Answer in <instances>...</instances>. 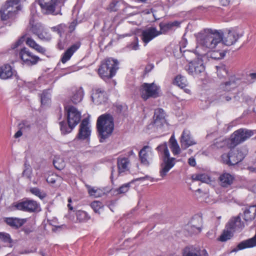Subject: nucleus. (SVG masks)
<instances>
[{"label":"nucleus","mask_w":256,"mask_h":256,"mask_svg":"<svg viewBox=\"0 0 256 256\" xmlns=\"http://www.w3.org/2000/svg\"><path fill=\"white\" fill-rule=\"evenodd\" d=\"M64 110L67 122L63 120L60 122V130L64 134L70 132L81 118L80 112L75 107L66 105L64 106Z\"/></svg>","instance_id":"nucleus-1"},{"label":"nucleus","mask_w":256,"mask_h":256,"mask_svg":"<svg viewBox=\"0 0 256 256\" xmlns=\"http://www.w3.org/2000/svg\"><path fill=\"white\" fill-rule=\"evenodd\" d=\"M114 118L111 114H105L98 118L96 128L100 138V142H103V140L110 136L114 130Z\"/></svg>","instance_id":"nucleus-2"},{"label":"nucleus","mask_w":256,"mask_h":256,"mask_svg":"<svg viewBox=\"0 0 256 256\" xmlns=\"http://www.w3.org/2000/svg\"><path fill=\"white\" fill-rule=\"evenodd\" d=\"M222 35L220 32L212 29H207L200 34L198 38L200 45L204 48L213 49L221 43Z\"/></svg>","instance_id":"nucleus-3"},{"label":"nucleus","mask_w":256,"mask_h":256,"mask_svg":"<svg viewBox=\"0 0 256 256\" xmlns=\"http://www.w3.org/2000/svg\"><path fill=\"white\" fill-rule=\"evenodd\" d=\"M156 150L162 154V162L160 164V176L164 178L167 175L169 170L174 166L176 158L170 157L166 142L159 145L156 148Z\"/></svg>","instance_id":"nucleus-4"},{"label":"nucleus","mask_w":256,"mask_h":256,"mask_svg":"<svg viewBox=\"0 0 256 256\" xmlns=\"http://www.w3.org/2000/svg\"><path fill=\"white\" fill-rule=\"evenodd\" d=\"M118 62L112 58H106L103 61L98 70V74L102 79L112 78L118 69Z\"/></svg>","instance_id":"nucleus-5"},{"label":"nucleus","mask_w":256,"mask_h":256,"mask_svg":"<svg viewBox=\"0 0 256 256\" xmlns=\"http://www.w3.org/2000/svg\"><path fill=\"white\" fill-rule=\"evenodd\" d=\"M66 0H38L44 14L57 15L60 14L61 8Z\"/></svg>","instance_id":"nucleus-6"},{"label":"nucleus","mask_w":256,"mask_h":256,"mask_svg":"<svg viewBox=\"0 0 256 256\" xmlns=\"http://www.w3.org/2000/svg\"><path fill=\"white\" fill-rule=\"evenodd\" d=\"M66 0H38L44 14L57 15L60 14L61 8Z\"/></svg>","instance_id":"nucleus-7"},{"label":"nucleus","mask_w":256,"mask_h":256,"mask_svg":"<svg viewBox=\"0 0 256 256\" xmlns=\"http://www.w3.org/2000/svg\"><path fill=\"white\" fill-rule=\"evenodd\" d=\"M242 148L235 149L230 148V150L228 154H224L222 156V160L223 162L228 166H234L241 162L245 157L246 153Z\"/></svg>","instance_id":"nucleus-8"},{"label":"nucleus","mask_w":256,"mask_h":256,"mask_svg":"<svg viewBox=\"0 0 256 256\" xmlns=\"http://www.w3.org/2000/svg\"><path fill=\"white\" fill-rule=\"evenodd\" d=\"M254 132L255 130L246 128H240L236 130L230 136L229 147L234 148L237 145L245 142L254 134Z\"/></svg>","instance_id":"nucleus-9"},{"label":"nucleus","mask_w":256,"mask_h":256,"mask_svg":"<svg viewBox=\"0 0 256 256\" xmlns=\"http://www.w3.org/2000/svg\"><path fill=\"white\" fill-rule=\"evenodd\" d=\"M12 207L15 208L18 210L32 212L38 210V204L35 200L26 198L22 201L13 203Z\"/></svg>","instance_id":"nucleus-10"},{"label":"nucleus","mask_w":256,"mask_h":256,"mask_svg":"<svg viewBox=\"0 0 256 256\" xmlns=\"http://www.w3.org/2000/svg\"><path fill=\"white\" fill-rule=\"evenodd\" d=\"M185 70L190 74L196 76L204 72L205 67L202 60L201 58H196L190 62L185 66Z\"/></svg>","instance_id":"nucleus-11"},{"label":"nucleus","mask_w":256,"mask_h":256,"mask_svg":"<svg viewBox=\"0 0 256 256\" xmlns=\"http://www.w3.org/2000/svg\"><path fill=\"white\" fill-rule=\"evenodd\" d=\"M158 88L154 83L143 84L140 90L142 98L144 100L150 98H156L158 96Z\"/></svg>","instance_id":"nucleus-12"},{"label":"nucleus","mask_w":256,"mask_h":256,"mask_svg":"<svg viewBox=\"0 0 256 256\" xmlns=\"http://www.w3.org/2000/svg\"><path fill=\"white\" fill-rule=\"evenodd\" d=\"M20 56L24 64L28 66L34 65L40 60L38 56L33 54L26 48L21 49Z\"/></svg>","instance_id":"nucleus-13"},{"label":"nucleus","mask_w":256,"mask_h":256,"mask_svg":"<svg viewBox=\"0 0 256 256\" xmlns=\"http://www.w3.org/2000/svg\"><path fill=\"white\" fill-rule=\"evenodd\" d=\"M183 256H209L207 251L198 246H189L184 248L182 251Z\"/></svg>","instance_id":"nucleus-14"},{"label":"nucleus","mask_w":256,"mask_h":256,"mask_svg":"<svg viewBox=\"0 0 256 256\" xmlns=\"http://www.w3.org/2000/svg\"><path fill=\"white\" fill-rule=\"evenodd\" d=\"M222 35V40L220 44H224L230 46L234 44L239 38V35L234 31L229 30L224 34L221 30H219Z\"/></svg>","instance_id":"nucleus-15"},{"label":"nucleus","mask_w":256,"mask_h":256,"mask_svg":"<svg viewBox=\"0 0 256 256\" xmlns=\"http://www.w3.org/2000/svg\"><path fill=\"white\" fill-rule=\"evenodd\" d=\"M160 34V32L157 30L156 27H150L143 30L142 32L141 38L142 42L146 44L156 36Z\"/></svg>","instance_id":"nucleus-16"},{"label":"nucleus","mask_w":256,"mask_h":256,"mask_svg":"<svg viewBox=\"0 0 256 256\" xmlns=\"http://www.w3.org/2000/svg\"><path fill=\"white\" fill-rule=\"evenodd\" d=\"M181 146L184 149H186L190 146L196 144V142L193 139L190 130H184L180 138Z\"/></svg>","instance_id":"nucleus-17"},{"label":"nucleus","mask_w":256,"mask_h":256,"mask_svg":"<svg viewBox=\"0 0 256 256\" xmlns=\"http://www.w3.org/2000/svg\"><path fill=\"white\" fill-rule=\"evenodd\" d=\"M9 3L10 2L6 1L0 10V16L2 20H8L16 15L14 10H13Z\"/></svg>","instance_id":"nucleus-18"},{"label":"nucleus","mask_w":256,"mask_h":256,"mask_svg":"<svg viewBox=\"0 0 256 256\" xmlns=\"http://www.w3.org/2000/svg\"><path fill=\"white\" fill-rule=\"evenodd\" d=\"M92 98L93 102L98 104L104 103L108 99L106 92L101 88H96Z\"/></svg>","instance_id":"nucleus-19"},{"label":"nucleus","mask_w":256,"mask_h":256,"mask_svg":"<svg viewBox=\"0 0 256 256\" xmlns=\"http://www.w3.org/2000/svg\"><path fill=\"white\" fill-rule=\"evenodd\" d=\"M89 122L87 118H84L80 126L78 134V138L81 140H85L88 138L90 134V130L88 126Z\"/></svg>","instance_id":"nucleus-20"},{"label":"nucleus","mask_w":256,"mask_h":256,"mask_svg":"<svg viewBox=\"0 0 256 256\" xmlns=\"http://www.w3.org/2000/svg\"><path fill=\"white\" fill-rule=\"evenodd\" d=\"M151 154L150 148L149 146H145L142 148L138 153L139 158L142 164L146 166H149Z\"/></svg>","instance_id":"nucleus-21"},{"label":"nucleus","mask_w":256,"mask_h":256,"mask_svg":"<svg viewBox=\"0 0 256 256\" xmlns=\"http://www.w3.org/2000/svg\"><path fill=\"white\" fill-rule=\"evenodd\" d=\"M256 246V234L252 238L243 240L240 242L236 248L232 250L231 252H236L247 248Z\"/></svg>","instance_id":"nucleus-22"},{"label":"nucleus","mask_w":256,"mask_h":256,"mask_svg":"<svg viewBox=\"0 0 256 256\" xmlns=\"http://www.w3.org/2000/svg\"><path fill=\"white\" fill-rule=\"evenodd\" d=\"M244 227V224L242 222L239 216L230 220L226 226V228L234 232L236 230H242Z\"/></svg>","instance_id":"nucleus-23"},{"label":"nucleus","mask_w":256,"mask_h":256,"mask_svg":"<svg viewBox=\"0 0 256 256\" xmlns=\"http://www.w3.org/2000/svg\"><path fill=\"white\" fill-rule=\"evenodd\" d=\"M80 43L77 42L71 46L63 54L61 61L63 64L68 61L72 56L74 53L80 47Z\"/></svg>","instance_id":"nucleus-24"},{"label":"nucleus","mask_w":256,"mask_h":256,"mask_svg":"<svg viewBox=\"0 0 256 256\" xmlns=\"http://www.w3.org/2000/svg\"><path fill=\"white\" fill-rule=\"evenodd\" d=\"M130 160L128 158H118L117 159V165L118 168V172L120 174L122 172L129 170L128 166L130 164Z\"/></svg>","instance_id":"nucleus-25"},{"label":"nucleus","mask_w":256,"mask_h":256,"mask_svg":"<svg viewBox=\"0 0 256 256\" xmlns=\"http://www.w3.org/2000/svg\"><path fill=\"white\" fill-rule=\"evenodd\" d=\"M256 216V206H252L246 208L244 212L243 218L246 222L252 220Z\"/></svg>","instance_id":"nucleus-26"},{"label":"nucleus","mask_w":256,"mask_h":256,"mask_svg":"<svg viewBox=\"0 0 256 256\" xmlns=\"http://www.w3.org/2000/svg\"><path fill=\"white\" fill-rule=\"evenodd\" d=\"M234 180V176L229 173H224L219 177L220 185L223 187H228L231 185Z\"/></svg>","instance_id":"nucleus-27"},{"label":"nucleus","mask_w":256,"mask_h":256,"mask_svg":"<svg viewBox=\"0 0 256 256\" xmlns=\"http://www.w3.org/2000/svg\"><path fill=\"white\" fill-rule=\"evenodd\" d=\"M14 74L11 66L9 64H5L0 66V78L2 79H8L10 78Z\"/></svg>","instance_id":"nucleus-28"},{"label":"nucleus","mask_w":256,"mask_h":256,"mask_svg":"<svg viewBox=\"0 0 256 256\" xmlns=\"http://www.w3.org/2000/svg\"><path fill=\"white\" fill-rule=\"evenodd\" d=\"M4 222L7 224L16 229L22 226L25 222L24 220L16 218H5Z\"/></svg>","instance_id":"nucleus-29"},{"label":"nucleus","mask_w":256,"mask_h":256,"mask_svg":"<svg viewBox=\"0 0 256 256\" xmlns=\"http://www.w3.org/2000/svg\"><path fill=\"white\" fill-rule=\"evenodd\" d=\"M180 24V22L177 20L174 21L173 22H170L166 24L160 23L159 24L160 27V31L159 32H160V34H166L168 30H172L174 27H178Z\"/></svg>","instance_id":"nucleus-30"},{"label":"nucleus","mask_w":256,"mask_h":256,"mask_svg":"<svg viewBox=\"0 0 256 256\" xmlns=\"http://www.w3.org/2000/svg\"><path fill=\"white\" fill-rule=\"evenodd\" d=\"M24 40H26V44L32 48H34L38 44L32 38L30 37H27L26 35L22 36L16 42L13 48H15L18 46Z\"/></svg>","instance_id":"nucleus-31"},{"label":"nucleus","mask_w":256,"mask_h":256,"mask_svg":"<svg viewBox=\"0 0 256 256\" xmlns=\"http://www.w3.org/2000/svg\"><path fill=\"white\" fill-rule=\"evenodd\" d=\"M84 96L83 90L82 88H75L72 92V95L71 96V101L74 104L80 102Z\"/></svg>","instance_id":"nucleus-32"},{"label":"nucleus","mask_w":256,"mask_h":256,"mask_svg":"<svg viewBox=\"0 0 256 256\" xmlns=\"http://www.w3.org/2000/svg\"><path fill=\"white\" fill-rule=\"evenodd\" d=\"M236 87V83L234 78H232L228 81L222 84L220 86V89L227 92L230 91Z\"/></svg>","instance_id":"nucleus-33"},{"label":"nucleus","mask_w":256,"mask_h":256,"mask_svg":"<svg viewBox=\"0 0 256 256\" xmlns=\"http://www.w3.org/2000/svg\"><path fill=\"white\" fill-rule=\"evenodd\" d=\"M0 240L9 247H12L14 242L10 234L4 232H0Z\"/></svg>","instance_id":"nucleus-34"},{"label":"nucleus","mask_w":256,"mask_h":256,"mask_svg":"<svg viewBox=\"0 0 256 256\" xmlns=\"http://www.w3.org/2000/svg\"><path fill=\"white\" fill-rule=\"evenodd\" d=\"M189 224H191L192 228H195L197 231H201L202 218L198 216L192 218Z\"/></svg>","instance_id":"nucleus-35"},{"label":"nucleus","mask_w":256,"mask_h":256,"mask_svg":"<svg viewBox=\"0 0 256 256\" xmlns=\"http://www.w3.org/2000/svg\"><path fill=\"white\" fill-rule=\"evenodd\" d=\"M170 148L174 155H177L180 153V149L176 139L172 136L170 140Z\"/></svg>","instance_id":"nucleus-36"},{"label":"nucleus","mask_w":256,"mask_h":256,"mask_svg":"<svg viewBox=\"0 0 256 256\" xmlns=\"http://www.w3.org/2000/svg\"><path fill=\"white\" fill-rule=\"evenodd\" d=\"M226 230H224L220 238L218 240L220 242H224L230 239L233 236V231L230 229L226 228Z\"/></svg>","instance_id":"nucleus-37"},{"label":"nucleus","mask_w":256,"mask_h":256,"mask_svg":"<svg viewBox=\"0 0 256 256\" xmlns=\"http://www.w3.org/2000/svg\"><path fill=\"white\" fill-rule=\"evenodd\" d=\"M174 84L181 88H184L187 86V80L185 77L178 75L174 78Z\"/></svg>","instance_id":"nucleus-38"},{"label":"nucleus","mask_w":256,"mask_h":256,"mask_svg":"<svg viewBox=\"0 0 256 256\" xmlns=\"http://www.w3.org/2000/svg\"><path fill=\"white\" fill-rule=\"evenodd\" d=\"M76 219L80 222H86L90 219V216L84 211L78 210L76 213Z\"/></svg>","instance_id":"nucleus-39"},{"label":"nucleus","mask_w":256,"mask_h":256,"mask_svg":"<svg viewBox=\"0 0 256 256\" xmlns=\"http://www.w3.org/2000/svg\"><path fill=\"white\" fill-rule=\"evenodd\" d=\"M124 4L122 2L113 0L110 2L108 8V10L110 12H116L120 9L121 6H123Z\"/></svg>","instance_id":"nucleus-40"},{"label":"nucleus","mask_w":256,"mask_h":256,"mask_svg":"<svg viewBox=\"0 0 256 256\" xmlns=\"http://www.w3.org/2000/svg\"><path fill=\"white\" fill-rule=\"evenodd\" d=\"M32 22V20H30V24L32 25L30 30L34 34L38 36L43 29L44 26L40 24L37 23L36 24H33Z\"/></svg>","instance_id":"nucleus-41"},{"label":"nucleus","mask_w":256,"mask_h":256,"mask_svg":"<svg viewBox=\"0 0 256 256\" xmlns=\"http://www.w3.org/2000/svg\"><path fill=\"white\" fill-rule=\"evenodd\" d=\"M7 2H10V5L12 8L13 10H14V12L16 14L18 11L21 10L20 0H8Z\"/></svg>","instance_id":"nucleus-42"},{"label":"nucleus","mask_w":256,"mask_h":256,"mask_svg":"<svg viewBox=\"0 0 256 256\" xmlns=\"http://www.w3.org/2000/svg\"><path fill=\"white\" fill-rule=\"evenodd\" d=\"M192 179L194 180H198L206 183L210 181L208 176L204 174H194L192 176Z\"/></svg>","instance_id":"nucleus-43"},{"label":"nucleus","mask_w":256,"mask_h":256,"mask_svg":"<svg viewBox=\"0 0 256 256\" xmlns=\"http://www.w3.org/2000/svg\"><path fill=\"white\" fill-rule=\"evenodd\" d=\"M38 36L40 39L46 41H49L52 38L50 34L44 28L38 34Z\"/></svg>","instance_id":"nucleus-44"},{"label":"nucleus","mask_w":256,"mask_h":256,"mask_svg":"<svg viewBox=\"0 0 256 256\" xmlns=\"http://www.w3.org/2000/svg\"><path fill=\"white\" fill-rule=\"evenodd\" d=\"M50 94L48 90H44L40 95L42 104L45 105L49 103L50 101Z\"/></svg>","instance_id":"nucleus-45"},{"label":"nucleus","mask_w":256,"mask_h":256,"mask_svg":"<svg viewBox=\"0 0 256 256\" xmlns=\"http://www.w3.org/2000/svg\"><path fill=\"white\" fill-rule=\"evenodd\" d=\"M226 55L224 50H214L210 54V57L214 60H220L224 58Z\"/></svg>","instance_id":"nucleus-46"},{"label":"nucleus","mask_w":256,"mask_h":256,"mask_svg":"<svg viewBox=\"0 0 256 256\" xmlns=\"http://www.w3.org/2000/svg\"><path fill=\"white\" fill-rule=\"evenodd\" d=\"M53 164L56 168L58 170H62L65 166V162L61 158H56L53 160Z\"/></svg>","instance_id":"nucleus-47"},{"label":"nucleus","mask_w":256,"mask_h":256,"mask_svg":"<svg viewBox=\"0 0 256 256\" xmlns=\"http://www.w3.org/2000/svg\"><path fill=\"white\" fill-rule=\"evenodd\" d=\"M30 190L32 194L38 196L41 200L46 197V194L43 192H41V190L37 188H30Z\"/></svg>","instance_id":"nucleus-48"},{"label":"nucleus","mask_w":256,"mask_h":256,"mask_svg":"<svg viewBox=\"0 0 256 256\" xmlns=\"http://www.w3.org/2000/svg\"><path fill=\"white\" fill-rule=\"evenodd\" d=\"M31 128L30 123L27 120H22L18 125V129L23 130L24 132L29 131Z\"/></svg>","instance_id":"nucleus-49"},{"label":"nucleus","mask_w":256,"mask_h":256,"mask_svg":"<svg viewBox=\"0 0 256 256\" xmlns=\"http://www.w3.org/2000/svg\"><path fill=\"white\" fill-rule=\"evenodd\" d=\"M163 119L165 120V113L162 108H158L155 110L154 116V119Z\"/></svg>","instance_id":"nucleus-50"},{"label":"nucleus","mask_w":256,"mask_h":256,"mask_svg":"<svg viewBox=\"0 0 256 256\" xmlns=\"http://www.w3.org/2000/svg\"><path fill=\"white\" fill-rule=\"evenodd\" d=\"M90 206L95 212L99 213V210L102 208L104 206L100 201H94L91 203Z\"/></svg>","instance_id":"nucleus-51"},{"label":"nucleus","mask_w":256,"mask_h":256,"mask_svg":"<svg viewBox=\"0 0 256 256\" xmlns=\"http://www.w3.org/2000/svg\"><path fill=\"white\" fill-rule=\"evenodd\" d=\"M64 25L60 24L56 26L52 27L51 28L53 32H57L60 36H62V34L64 32Z\"/></svg>","instance_id":"nucleus-52"},{"label":"nucleus","mask_w":256,"mask_h":256,"mask_svg":"<svg viewBox=\"0 0 256 256\" xmlns=\"http://www.w3.org/2000/svg\"><path fill=\"white\" fill-rule=\"evenodd\" d=\"M131 182L122 184L118 189L116 190L118 194H124L128 192L130 188Z\"/></svg>","instance_id":"nucleus-53"},{"label":"nucleus","mask_w":256,"mask_h":256,"mask_svg":"<svg viewBox=\"0 0 256 256\" xmlns=\"http://www.w3.org/2000/svg\"><path fill=\"white\" fill-rule=\"evenodd\" d=\"M217 73L218 76H223L224 74H227V71L225 66L220 65L216 66Z\"/></svg>","instance_id":"nucleus-54"},{"label":"nucleus","mask_w":256,"mask_h":256,"mask_svg":"<svg viewBox=\"0 0 256 256\" xmlns=\"http://www.w3.org/2000/svg\"><path fill=\"white\" fill-rule=\"evenodd\" d=\"M130 50H137L138 48V40L136 36H134V40L128 46Z\"/></svg>","instance_id":"nucleus-55"},{"label":"nucleus","mask_w":256,"mask_h":256,"mask_svg":"<svg viewBox=\"0 0 256 256\" xmlns=\"http://www.w3.org/2000/svg\"><path fill=\"white\" fill-rule=\"evenodd\" d=\"M24 170L22 172V175L24 176H26L28 178L30 177V165L28 164V162L27 160H26L24 164Z\"/></svg>","instance_id":"nucleus-56"},{"label":"nucleus","mask_w":256,"mask_h":256,"mask_svg":"<svg viewBox=\"0 0 256 256\" xmlns=\"http://www.w3.org/2000/svg\"><path fill=\"white\" fill-rule=\"evenodd\" d=\"M58 176L54 174H52L46 178V182L51 184H54L56 182Z\"/></svg>","instance_id":"nucleus-57"},{"label":"nucleus","mask_w":256,"mask_h":256,"mask_svg":"<svg viewBox=\"0 0 256 256\" xmlns=\"http://www.w3.org/2000/svg\"><path fill=\"white\" fill-rule=\"evenodd\" d=\"M98 190L95 189L94 188H88V193L90 196H94L95 197L100 196V194L98 192Z\"/></svg>","instance_id":"nucleus-58"},{"label":"nucleus","mask_w":256,"mask_h":256,"mask_svg":"<svg viewBox=\"0 0 256 256\" xmlns=\"http://www.w3.org/2000/svg\"><path fill=\"white\" fill-rule=\"evenodd\" d=\"M154 124L157 127H162L163 126L164 124L166 122V120H163L162 118L160 119H154Z\"/></svg>","instance_id":"nucleus-59"},{"label":"nucleus","mask_w":256,"mask_h":256,"mask_svg":"<svg viewBox=\"0 0 256 256\" xmlns=\"http://www.w3.org/2000/svg\"><path fill=\"white\" fill-rule=\"evenodd\" d=\"M225 144L226 142L224 140H220L219 141L216 140V141L214 142V145L218 148H220L224 147Z\"/></svg>","instance_id":"nucleus-60"},{"label":"nucleus","mask_w":256,"mask_h":256,"mask_svg":"<svg viewBox=\"0 0 256 256\" xmlns=\"http://www.w3.org/2000/svg\"><path fill=\"white\" fill-rule=\"evenodd\" d=\"M34 49L38 52L42 54H44L45 52H46V50L44 48H42V46H40L38 44H37L36 46L34 47Z\"/></svg>","instance_id":"nucleus-61"},{"label":"nucleus","mask_w":256,"mask_h":256,"mask_svg":"<svg viewBox=\"0 0 256 256\" xmlns=\"http://www.w3.org/2000/svg\"><path fill=\"white\" fill-rule=\"evenodd\" d=\"M187 230L191 234H197L200 232V231H197L195 228H192L191 224H188L187 227Z\"/></svg>","instance_id":"nucleus-62"},{"label":"nucleus","mask_w":256,"mask_h":256,"mask_svg":"<svg viewBox=\"0 0 256 256\" xmlns=\"http://www.w3.org/2000/svg\"><path fill=\"white\" fill-rule=\"evenodd\" d=\"M188 164L192 166H194L196 165V160L194 157H190L188 160Z\"/></svg>","instance_id":"nucleus-63"},{"label":"nucleus","mask_w":256,"mask_h":256,"mask_svg":"<svg viewBox=\"0 0 256 256\" xmlns=\"http://www.w3.org/2000/svg\"><path fill=\"white\" fill-rule=\"evenodd\" d=\"M154 66L152 64H148L145 68V72L148 73L150 72L154 68Z\"/></svg>","instance_id":"nucleus-64"}]
</instances>
